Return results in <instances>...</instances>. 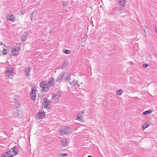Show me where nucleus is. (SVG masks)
<instances>
[{
  "instance_id": "1",
  "label": "nucleus",
  "mask_w": 157,
  "mask_h": 157,
  "mask_svg": "<svg viewBox=\"0 0 157 157\" xmlns=\"http://www.w3.org/2000/svg\"><path fill=\"white\" fill-rule=\"evenodd\" d=\"M5 73L6 77L10 78L12 77L13 75L12 68L10 67H7Z\"/></svg>"
},
{
  "instance_id": "2",
  "label": "nucleus",
  "mask_w": 157,
  "mask_h": 157,
  "mask_svg": "<svg viewBox=\"0 0 157 157\" xmlns=\"http://www.w3.org/2000/svg\"><path fill=\"white\" fill-rule=\"evenodd\" d=\"M40 85L42 88V90L44 91H46L48 89H49V87H48V82L46 81L41 82Z\"/></svg>"
},
{
  "instance_id": "3",
  "label": "nucleus",
  "mask_w": 157,
  "mask_h": 157,
  "mask_svg": "<svg viewBox=\"0 0 157 157\" xmlns=\"http://www.w3.org/2000/svg\"><path fill=\"white\" fill-rule=\"evenodd\" d=\"M51 102V101H48L47 99L44 98L42 103L43 108L49 109L50 107Z\"/></svg>"
},
{
  "instance_id": "4",
  "label": "nucleus",
  "mask_w": 157,
  "mask_h": 157,
  "mask_svg": "<svg viewBox=\"0 0 157 157\" xmlns=\"http://www.w3.org/2000/svg\"><path fill=\"white\" fill-rule=\"evenodd\" d=\"M20 49L19 45H17L15 48L11 49V54L13 56H17L18 54L19 51Z\"/></svg>"
},
{
  "instance_id": "5",
  "label": "nucleus",
  "mask_w": 157,
  "mask_h": 157,
  "mask_svg": "<svg viewBox=\"0 0 157 157\" xmlns=\"http://www.w3.org/2000/svg\"><path fill=\"white\" fill-rule=\"evenodd\" d=\"M68 75H69V73L65 72L61 73L57 77V80L58 82H60L63 79L66 78Z\"/></svg>"
},
{
  "instance_id": "6",
  "label": "nucleus",
  "mask_w": 157,
  "mask_h": 157,
  "mask_svg": "<svg viewBox=\"0 0 157 157\" xmlns=\"http://www.w3.org/2000/svg\"><path fill=\"white\" fill-rule=\"evenodd\" d=\"M36 89L34 87H33L31 89V91L30 93V96L32 100H35L36 97V94L35 93Z\"/></svg>"
},
{
  "instance_id": "7",
  "label": "nucleus",
  "mask_w": 157,
  "mask_h": 157,
  "mask_svg": "<svg viewBox=\"0 0 157 157\" xmlns=\"http://www.w3.org/2000/svg\"><path fill=\"white\" fill-rule=\"evenodd\" d=\"M45 115V113L42 110H40L36 115V118L38 119H42L44 118Z\"/></svg>"
},
{
  "instance_id": "8",
  "label": "nucleus",
  "mask_w": 157,
  "mask_h": 157,
  "mask_svg": "<svg viewBox=\"0 0 157 157\" xmlns=\"http://www.w3.org/2000/svg\"><path fill=\"white\" fill-rule=\"evenodd\" d=\"M59 97L60 95L57 93L56 94H53L51 99L52 101L54 103L57 102L58 101Z\"/></svg>"
},
{
  "instance_id": "9",
  "label": "nucleus",
  "mask_w": 157,
  "mask_h": 157,
  "mask_svg": "<svg viewBox=\"0 0 157 157\" xmlns=\"http://www.w3.org/2000/svg\"><path fill=\"white\" fill-rule=\"evenodd\" d=\"M54 84L55 81L54 78H52L48 81V87H49V88L52 86L53 87L54 86Z\"/></svg>"
},
{
  "instance_id": "10",
  "label": "nucleus",
  "mask_w": 157,
  "mask_h": 157,
  "mask_svg": "<svg viewBox=\"0 0 157 157\" xmlns=\"http://www.w3.org/2000/svg\"><path fill=\"white\" fill-rule=\"evenodd\" d=\"M31 69L29 67H25L24 70V73L26 77H28L30 75Z\"/></svg>"
},
{
  "instance_id": "11",
  "label": "nucleus",
  "mask_w": 157,
  "mask_h": 157,
  "mask_svg": "<svg viewBox=\"0 0 157 157\" xmlns=\"http://www.w3.org/2000/svg\"><path fill=\"white\" fill-rule=\"evenodd\" d=\"M15 17L13 15L8 14L6 16V19L10 21L13 22L15 21Z\"/></svg>"
},
{
  "instance_id": "12",
  "label": "nucleus",
  "mask_w": 157,
  "mask_h": 157,
  "mask_svg": "<svg viewBox=\"0 0 157 157\" xmlns=\"http://www.w3.org/2000/svg\"><path fill=\"white\" fill-rule=\"evenodd\" d=\"M70 86H77L78 87H79V85L78 84V81L76 80H74L72 82H69Z\"/></svg>"
},
{
  "instance_id": "13",
  "label": "nucleus",
  "mask_w": 157,
  "mask_h": 157,
  "mask_svg": "<svg viewBox=\"0 0 157 157\" xmlns=\"http://www.w3.org/2000/svg\"><path fill=\"white\" fill-rule=\"evenodd\" d=\"M13 153L12 151H10L8 152H6L5 154V157H13Z\"/></svg>"
},
{
  "instance_id": "14",
  "label": "nucleus",
  "mask_w": 157,
  "mask_h": 157,
  "mask_svg": "<svg viewBox=\"0 0 157 157\" xmlns=\"http://www.w3.org/2000/svg\"><path fill=\"white\" fill-rule=\"evenodd\" d=\"M29 32L26 31L25 33H24L23 35L21 36V39L22 41L25 42V39L27 38V36L29 34Z\"/></svg>"
},
{
  "instance_id": "15",
  "label": "nucleus",
  "mask_w": 157,
  "mask_h": 157,
  "mask_svg": "<svg viewBox=\"0 0 157 157\" xmlns=\"http://www.w3.org/2000/svg\"><path fill=\"white\" fill-rule=\"evenodd\" d=\"M71 128L68 126L64 128V132L66 134H69L71 133Z\"/></svg>"
},
{
  "instance_id": "16",
  "label": "nucleus",
  "mask_w": 157,
  "mask_h": 157,
  "mask_svg": "<svg viewBox=\"0 0 157 157\" xmlns=\"http://www.w3.org/2000/svg\"><path fill=\"white\" fill-rule=\"evenodd\" d=\"M13 151V152L15 155H17L19 152V149L18 147L15 146L14 147L12 148Z\"/></svg>"
},
{
  "instance_id": "17",
  "label": "nucleus",
  "mask_w": 157,
  "mask_h": 157,
  "mask_svg": "<svg viewBox=\"0 0 157 157\" xmlns=\"http://www.w3.org/2000/svg\"><path fill=\"white\" fill-rule=\"evenodd\" d=\"M142 30H143V34L145 36H146V35H147V28L145 27H143L142 28Z\"/></svg>"
},
{
  "instance_id": "18",
  "label": "nucleus",
  "mask_w": 157,
  "mask_h": 157,
  "mask_svg": "<svg viewBox=\"0 0 157 157\" xmlns=\"http://www.w3.org/2000/svg\"><path fill=\"white\" fill-rule=\"evenodd\" d=\"M61 142L62 146V147L65 146L66 145L67 143V141L66 139H64L63 140H61Z\"/></svg>"
},
{
  "instance_id": "19",
  "label": "nucleus",
  "mask_w": 157,
  "mask_h": 157,
  "mask_svg": "<svg viewBox=\"0 0 157 157\" xmlns=\"http://www.w3.org/2000/svg\"><path fill=\"white\" fill-rule=\"evenodd\" d=\"M68 65V63L67 62H64L60 66V68L61 69H63L64 68L66 67Z\"/></svg>"
},
{
  "instance_id": "20",
  "label": "nucleus",
  "mask_w": 157,
  "mask_h": 157,
  "mask_svg": "<svg viewBox=\"0 0 157 157\" xmlns=\"http://www.w3.org/2000/svg\"><path fill=\"white\" fill-rule=\"evenodd\" d=\"M126 2V0H120V5L122 6H124L125 5Z\"/></svg>"
},
{
  "instance_id": "21",
  "label": "nucleus",
  "mask_w": 157,
  "mask_h": 157,
  "mask_svg": "<svg viewBox=\"0 0 157 157\" xmlns=\"http://www.w3.org/2000/svg\"><path fill=\"white\" fill-rule=\"evenodd\" d=\"M71 77V75L69 74V75L67 76L66 78V81L67 82H70L71 81L70 78Z\"/></svg>"
},
{
  "instance_id": "22",
  "label": "nucleus",
  "mask_w": 157,
  "mask_h": 157,
  "mask_svg": "<svg viewBox=\"0 0 157 157\" xmlns=\"http://www.w3.org/2000/svg\"><path fill=\"white\" fill-rule=\"evenodd\" d=\"M151 112L150 110L146 111L143 113L144 115H148Z\"/></svg>"
},
{
  "instance_id": "23",
  "label": "nucleus",
  "mask_w": 157,
  "mask_h": 157,
  "mask_svg": "<svg viewBox=\"0 0 157 157\" xmlns=\"http://www.w3.org/2000/svg\"><path fill=\"white\" fill-rule=\"evenodd\" d=\"M148 125L146 123H145L143 124V125L142 126V128L143 129H145L148 127Z\"/></svg>"
},
{
  "instance_id": "24",
  "label": "nucleus",
  "mask_w": 157,
  "mask_h": 157,
  "mask_svg": "<svg viewBox=\"0 0 157 157\" xmlns=\"http://www.w3.org/2000/svg\"><path fill=\"white\" fill-rule=\"evenodd\" d=\"M63 5V7H67L68 6V3L65 1H63L62 2Z\"/></svg>"
},
{
  "instance_id": "25",
  "label": "nucleus",
  "mask_w": 157,
  "mask_h": 157,
  "mask_svg": "<svg viewBox=\"0 0 157 157\" xmlns=\"http://www.w3.org/2000/svg\"><path fill=\"white\" fill-rule=\"evenodd\" d=\"M116 92L119 95H121L123 93V90L122 89H119Z\"/></svg>"
},
{
  "instance_id": "26",
  "label": "nucleus",
  "mask_w": 157,
  "mask_h": 157,
  "mask_svg": "<svg viewBox=\"0 0 157 157\" xmlns=\"http://www.w3.org/2000/svg\"><path fill=\"white\" fill-rule=\"evenodd\" d=\"M22 113L21 111H19L16 115L18 118H21L22 117Z\"/></svg>"
},
{
  "instance_id": "27",
  "label": "nucleus",
  "mask_w": 157,
  "mask_h": 157,
  "mask_svg": "<svg viewBox=\"0 0 157 157\" xmlns=\"http://www.w3.org/2000/svg\"><path fill=\"white\" fill-rule=\"evenodd\" d=\"M59 133L60 134H65L66 135L65 132H64V128H62L59 131Z\"/></svg>"
},
{
  "instance_id": "28",
  "label": "nucleus",
  "mask_w": 157,
  "mask_h": 157,
  "mask_svg": "<svg viewBox=\"0 0 157 157\" xmlns=\"http://www.w3.org/2000/svg\"><path fill=\"white\" fill-rule=\"evenodd\" d=\"M59 133L60 134H65L66 135L65 132H64V128H62L59 131Z\"/></svg>"
},
{
  "instance_id": "29",
  "label": "nucleus",
  "mask_w": 157,
  "mask_h": 157,
  "mask_svg": "<svg viewBox=\"0 0 157 157\" xmlns=\"http://www.w3.org/2000/svg\"><path fill=\"white\" fill-rule=\"evenodd\" d=\"M82 117V116L81 115H78V118L77 119V120H78L79 121H80L82 122V120H83V119L81 118Z\"/></svg>"
},
{
  "instance_id": "30",
  "label": "nucleus",
  "mask_w": 157,
  "mask_h": 157,
  "mask_svg": "<svg viewBox=\"0 0 157 157\" xmlns=\"http://www.w3.org/2000/svg\"><path fill=\"white\" fill-rule=\"evenodd\" d=\"M63 52L66 54H69L70 53V51L68 50H63Z\"/></svg>"
},
{
  "instance_id": "31",
  "label": "nucleus",
  "mask_w": 157,
  "mask_h": 157,
  "mask_svg": "<svg viewBox=\"0 0 157 157\" xmlns=\"http://www.w3.org/2000/svg\"><path fill=\"white\" fill-rule=\"evenodd\" d=\"M3 54L4 55H6L7 53V51L6 49H3L2 51Z\"/></svg>"
},
{
  "instance_id": "32",
  "label": "nucleus",
  "mask_w": 157,
  "mask_h": 157,
  "mask_svg": "<svg viewBox=\"0 0 157 157\" xmlns=\"http://www.w3.org/2000/svg\"><path fill=\"white\" fill-rule=\"evenodd\" d=\"M148 66V64L144 63L143 65V67L144 68H145L147 67Z\"/></svg>"
},
{
  "instance_id": "33",
  "label": "nucleus",
  "mask_w": 157,
  "mask_h": 157,
  "mask_svg": "<svg viewBox=\"0 0 157 157\" xmlns=\"http://www.w3.org/2000/svg\"><path fill=\"white\" fill-rule=\"evenodd\" d=\"M67 154L66 153H62L60 155L61 156H67Z\"/></svg>"
},
{
  "instance_id": "34",
  "label": "nucleus",
  "mask_w": 157,
  "mask_h": 157,
  "mask_svg": "<svg viewBox=\"0 0 157 157\" xmlns=\"http://www.w3.org/2000/svg\"><path fill=\"white\" fill-rule=\"evenodd\" d=\"M15 106H16L17 107H18L20 105V104H18V103H15Z\"/></svg>"
},
{
  "instance_id": "35",
  "label": "nucleus",
  "mask_w": 157,
  "mask_h": 157,
  "mask_svg": "<svg viewBox=\"0 0 157 157\" xmlns=\"http://www.w3.org/2000/svg\"><path fill=\"white\" fill-rule=\"evenodd\" d=\"M84 113V110H83V111H82V114H83Z\"/></svg>"
},
{
  "instance_id": "36",
  "label": "nucleus",
  "mask_w": 157,
  "mask_h": 157,
  "mask_svg": "<svg viewBox=\"0 0 157 157\" xmlns=\"http://www.w3.org/2000/svg\"><path fill=\"white\" fill-rule=\"evenodd\" d=\"M155 29H156V32L157 33V27Z\"/></svg>"
},
{
  "instance_id": "37",
  "label": "nucleus",
  "mask_w": 157,
  "mask_h": 157,
  "mask_svg": "<svg viewBox=\"0 0 157 157\" xmlns=\"http://www.w3.org/2000/svg\"><path fill=\"white\" fill-rule=\"evenodd\" d=\"M91 156L90 155H89L87 157H91Z\"/></svg>"
},
{
  "instance_id": "38",
  "label": "nucleus",
  "mask_w": 157,
  "mask_h": 157,
  "mask_svg": "<svg viewBox=\"0 0 157 157\" xmlns=\"http://www.w3.org/2000/svg\"><path fill=\"white\" fill-rule=\"evenodd\" d=\"M82 82H81L80 84H82Z\"/></svg>"
}]
</instances>
